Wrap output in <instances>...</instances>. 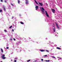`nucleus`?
I'll return each instance as SVG.
<instances>
[{
  "instance_id": "58",
  "label": "nucleus",
  "mask_w": 62,
  "mask_h": 62,
  "mask_svg": "<svg viewBox=\"0 0 62 62\" xmlns=\"http://www.w3.org/2000/svg\"><path fill=\"white\" fill-rule=\"evenodd\" d=\"M13 24V25H14V24Z\"/></svg>"
},
{
  "instance_id": "44",
  "label": "nucleus",
  "mask_w": 62,
  "mask_h": 62,
  "mask_svg": "<svg viewBox=\"0 0 62 62\" xmlns=\"http://www.w3.org/2000/svg\"><path fill=\"white\" fill-rule=\"evenodd\" d=\"M16 25H17V24H16L15 26H16Z\"/></svg>"
},
{
  "instance_id": "6",
  "label": "nucleus",
  "mask_w": 62,
  "mask_h": 62,
  "mask_svg": "<svg viewBox=\"0 0 62 62\" xmlns=\"http://www.w3.org/2000/svg\"><path fill=\"white\" fill-rule=\"evenodd\" d=\"M51 10H52V11L53 12V13H54V12H55V10L54 9H51Z\"/></svg>"
},
{
  "instance_id": "31",
  "label": "nucleus",
  "mask_w": 62,
  "mask_h": 62,
  "mask_svg": "<svg viewBox=\"0 0 62 62\" xmlns=\"http://www.w3.org/2000/svg\"><path fill=\"white\" fill-rule=\"evenodd\" d=\"M0 1L1 2H3V0H0Z\"/></svg>"
},
{
  "instance_id": "47",
  "label": "nucleus",
  "mask_w": 62,
  "mask_h": 62,
  "mask_svg": "<svg viewBox=\"0 0 62 62\" xmlns=\"http://www.w3.org/2000/svg\"><path fill=\"white\" fill-rule=\"evenodd\" d=\"M37 61V60H35V61H34V62H36Z\"/></svg>"
},
{
  "instance_id": "46",
  "label": "nucleus",
  "mask_w": 62,
  "mask_h": 62,
  "mask_svg": "<svg viewBox=\"0 0 62 62\" xmlns=\"http://www.w3.org/2000/svg\"><path fill=\"white\" fill-rule=\"evenodd\" d=\"M25 41V42H27V40H26V41Z\"/></svg>"
},
{
  "instance_id": "59",
  "label": "nucleus",
  "mask_w": 62,
  "mask_h": 62,
  "mask_svg": "<svg viewBox=\"0 0 62 62\" xmlns=\"http://www.w3.org/2000/svg\"><path fill=\"white\" fill-rule=\"evenodd\" d=\"M29 51H30V50H29Z\"/></svg>"
},
{
  "instance_id": "62",
  "label": "nucleus",
  "mask_w": 62,
  "mask_h": 62,
  "mask_svg": "<svg viewBox=\"0 0 62 62\" xmlns=\"http://www.w3.org/2000/svg\"><path fill=\"white\" fill-rule=\"evenodd\" d=\"M49 42H50V41H49Z\"/></svg>"
},
{
  "instance_id": "51",
  "label": "nucleus",
  "mask_w": 62,
  "mask_h": 62,
  "mask_svg": "<svg viewBox=\"0 0 62 62\" xmlns=\"http://www.w3.org/2000/svg\"><path fill=\"white\" fill-rule=\"evenodd\" d=\"M3 39H6L5 38H3Z\"/></svg>"
},
{
  "instance_id": "18",
  "label": "nucleus",
  "mask_w": 62,
  "mask_h": 62,
  "mask_svg": "<svg viewBox=\"0 0 62 62\" xmlns=\"http://www.w3.org/2000/svg\"><path fill=\"white\" fill-rule=\"evenodd\" d=\"M13 39V38L12 37L10 38V40H11V41H12V40L13 39Z\"/></svg>"
},
{
  "instance_id": "26",
  "label": "nucleus",
  "mask_w": 62,
  "mask_h": 62,
  "mask_svg": "<svg viewBox=\"0 0 62 62\" xmlns=\"http://www.w3.org/2000/svg\"><path fill=\"white\" fill-rule=\"evenodd\" d=\"M2 10H0V12L1 13L2 12Z\"/></svg>"
},
{
  "instance_id": "1",
  "label": "nucleus",
  "mask_w": 62,
  "mask_h": 62,
  "mask_svg": "<svg viewBox=\"0 0 62 62\" xmlns=\"http://www.w3.org/2000/svg\"><path fill=\"white\" fill-rule=\"evenodd\" d=\"M50 31L52 33L53 32H55V25L54 24H53V27L50 28Z\"/></svg>"
},
{
  "instance_id": "12",
  "label": "nucleus",
  "mask_w": 62,
  "mask_h": 62,
  "mask_svg": "<svg viewBox=\"0 0 62 62\" xmlns=\"http://www.w3.org/2000/svg\"><path fill=\"white\" fill-rule=\"evenodd\" d=\"M16 51L17 52H21V51H22V50H17V49H16Z\"/></svg>"
},
{
  "instance_id": "35",
  "label": "nucleus",
  "mask_w": 62,
  "mask_h": 62,
  "mask_svg": "<svg viewBox=\"0 0 62 62\" xmlns=\"http://www.w3.org/2000/svg\"><path fill=\"white\" fill-rule=\"evenodd\" d=\"M52 50H53V49H51V51H52Z\"/></svg>"
},
{
  "instance_id": "60",
  "label": "nucleus",
  "mask_w": 62,
  "mask_h": 62,
  "mask_svg": "<svg viewBox=\"0 0 62 62\" xmlns=\"http://www.w3.org/2000/svg\"><path fill=\"white\" fill-rule=\"evenodd\" d=\"M57 58H59V57H57Z\"/></svg>"
},
{
  "instance_id": "7",
  "label": "nucleus",
  "mask_w": 62,
  "mask_h": 62,
  "mask_svg": "<svg viewBox=\"0 0 62 62\" xmlns=\"http://www.w3.org/2000/svg\"><path fill=\"white\" fill-rule=\"evenodd\" d=\"M35 8H36V10H38V8H39V7L38 6H36Z\"/></svg>"
},
{
  "instance_id": "42",
  "label": "nucleus",
  "mask_w": 62,
  "mask_h": 62,
  "mask_svg": "<svg viewBox=\"0 0 62 62\" xmlns=\"http://www.w3.org/2000/svg\"><path fill=\"white\" fill-rule=\"evenodd\" d=\"M12 31L13 32V31H14V30H13V29H12Z\"/></svg>"
},
{
  "instance_id": "22",
  "label": "nucleus",
  "mask_w": 62,
  "mask_h": 62,
  "mask_svg": "<svg viewBox=\"0 0 62 62\" xmlns=\"http://www.w3.org/2000/svg\"><path fill=\"white\" fill-rule=\"evenodd\" d=\"M6 46H8V43L7 44Z\"/></svg>"
},
{
  "instance_id": "23",
  "label": "nucleus",
  "mask_w": 62,
  "mask_h": 62,
  "mask_svg": "<svg viewBox=\"0 0 62 62\" xmlns=\"http://www.w3.org/2000/svg\"><path fill=\"white\" fill-rule=\"evenodd\" d=\"M12 26H11L9 28V29H10V28H11V27H12Z\"/></svg>"
},
{
  "instance_id": "24",
  "label": "nucleus",
  "mask_w": 62,
  "mask_h": 62,
  "mask_svg": "<svg viewBox=\"0 0 62 62\" xmlns=\"http://www.w3.org/2000/svg\"><path fill=\"white\" fill-rule=\"evenodd\" d=\"M52 58H55V57L54 56H52Z\"/></svg>"
},
{
  "instance_id": "38",
  "label": "nucleus",
  "mask_w": 62,
  "mask_h": 62,
  "mask_svg": "<svg viewBox=\"0 0 62 62\" xmlns=\"http://www.w3.org/2000/svg\"><path fill=\"white\" fill-rule=\"evenodd\" d=\"M52 43H53V44H54V43H51L50 44H49V45H50V44H52Z\"/></svg>"
},
{
  "instance_id": "61",
  "label": "nucleus",
  "mask_w": 62,
  "mask_h": 62,
  "mask_svg": "<svg viewBox=\"0 0 62 62\" xmlns=\"http://www.w3.org/2000/svg\"><path fill=\"white\" fill-rule=\"evenodd\" d=\"M46 5H48L47 4V3H46Z\"/></svg>"
},
{
  "instance_id": "11",
  "label": "nucleus",
  "mask_w": 62,
  "mask_h": 62,
  "mask_svg": "<svg viewBox=\"0 0 62 62\" xmlns=\"http://www.w3.org/2000/svg\"><path fill=\"white\" fill-rule=\"evenodd\" d=\"M40 5V6H42V3H40V2L38 3Z\"/></svg>"
},
{
  "instance_id": "63",
  "label": "nucleus",
  "mask_w": 62,
  "mask_h": 62,
  "mask_svg": "<svg viewBox=\"0 0 62 62\" xmlns=\"http://www.w3.org/2000/svg\"><path fill=\"white\" fill-rule=\"evenodd\" d=\"M58 60H59V59H58Z\"/></svg>"
},
{
  "instance_id": "2",
  "label": "nucleus",
  "mask_w": 62,
  "mask_h": 62,
  "mask_svg": "<svg viewBox=\"0 0 62 62\" xmlns=\"http://www.w3.org/2000/svg\"><path fill=\"white\" fill-rule=\"evenodd\" d=\"M41 8L43 10H42L41 11H42V13L43 14H45V13L44 12V8H43V7H42Z\"/></svg>"
},
{
  "instance_id": "4",
  "label": "nucleus",
  "mask_w": 62,
  "mask_h": 62,
  "mask_svg": "<svg viewBox=\"0 0 62 62\" xmlns=\"http://www.w3.org/2000/svg\"><path fill=\"white\" fill-rule=\"evenodd\" d=\"M55 24H56V27L58 28V29H59V27L58 26V24H57L56 22L55 23Z\"/></svg>"
},
{
  "instance_id": "53",
  "label": "nucleus",
  "mask_w": 62,
  "mask_h": 62,
  "mask_svg": "<svg viewBox=\"0 0 62 62\" xmlns=\"http://www.w3.org/2000/svg\"><path fill=\"white\" fill-rule=\"evenodd\" d=\"M61 22H62V20H61Z\"/></svg>"
},
{
  "instance_id": "37",
  "label": "nucleus",
  "mask_w": 62,
  "mask_h": 62,
  "mask_svg": "<svg viewBox=\"0 0 62 62\" xmlns=\"http://www.w3.org/2000/svg\"><path fill=\"white\" fill-rule=\"evenodd\" d=\"M4 31H5V32H7V31L6 30H4Z\"/></svg>"
},
{
  "instance_id": "3",
  "label": "nucleus",
  "mask_w": 62,
  "mask_h": 62,
  "mask_svg": "<svg viewBox=\"0 0 62 62\" xmlns=\"http://www.w3.org/2000/svg\"><path fill=\"white\" fill-rule=\"evenodd\" d=\"M45 13H46V16L48 17H49V15H48V13L47 12V11H45Z\"/></svg>"
},
{
  "instance_id": "33",
  "label": "nucleus",
  "mask_w": 62,
  "mask_h": 62,
  "mask_svg": "<svg viewBox=\"0 0 62 62\" xmlns=\"http://www.w3.org/2000/svg\"><path fill=\"white\" fill-rule=\"evenodd\" d=\"M54 46H55V47H56V46H57V45H54Z\"/></svg>"
},
{
  "instance_id": "41",
  "label": "nucleus",
  "mask_w": 62,
  "mask_h": 62,
  "mask_svg": "<svg viewBox=\"0 0 62 62\" xmlns=\"http://www.w3.org/2000/svg\"><path fill=\"white\" fill-rule=\"evenodd\" d=\"M14 62H16V60H14Z\"/></svg>"
},
{
  "instance_id": "48",
  "label": "nucleus",
  "mask_w": 62,
  "mask_h": 62,
  "mask_svg": "<svg viewBox=\"0 0 62 62\" xmlns=\"http://www.w3.org/2000/svg\"><path fill=\"white\" fill-rule=\"evenodd\" d=\"M55 9H56V10H57V8H56Z\"/></svg>"
},
{
  "instance_id": "50",
  "label": "nucleus",
  "mask_w": 62,
  "mask_h": 62,
  "mask_svg": "<svg viewBox=\"0 0 62 62\" xmlns=\"http://www.w3.org/2000/svg\"><path fill=\"white\" fill-rule=\"evenodd\" d=\"M3 18H1V20H3Z\"/></svg>"
},
{
  "instance_id": "34",
  "label": "nucleus",
  "mask_w": 62,
  "mask_h": 62,
  "mask_svg": "<svg viewBox=\"0 0 62 62\" xmlns=\"http://www.w3.org/2000/svg\"><path fill=\"white\" fill-rule=\"evenodd\" d=\"M59 58L60 59H62V58H61L60 57Z\"/></svg>"
},
{
  "instance_id": "54",
  "label": "nucleus",
  "mask_w": 62,
  "mask_h": 62,
  "mask_svg": "<svg viewBox=\"0 0 62 62\" xmlns=\"http://www.w3.org/2000/svg\"><path fill=\"white\" fill-rule=\"evenodd\" d=\"M55 36H57V35H55Z\"/></svg>"
},
{
  "instance_id": "27",
  "label": "nucleus",
  "mask_w": 62,
  "mask_h": 62,
  "mask_svg": "<svg viewBox=\"0 0 62 62\" xmlns=\"http://www.w3.org/2000/svg\"><path fill=\"white\" fill-rule=\"evenodd\" d=\"M31 61V60H28V61H27V62H29V61Z\"/></svg>"
},
{
  "instance_id": "25",
  "label": "nucleus",
  "mask_w": 62,
  "mask_h": 62,
  "mask_svg": "<svg viewBox=\"0 0 62 62\" xmlns=\"http://www.w3.org/2000/svg\"><path fill=\"white\" fill-rule=\"evenodd\" d=\"M4 2L5 3H7V0H6L4 1Z\"/></svg>"
},
{
  "instance_id": "19",
  "label": "nucleus",
  "mask_w": 62,
  "mask_h": 62,
  "mask_svg": "<svg viewBox=\"0 0 62 62\" xmlns=\"http://www.w3.org/2000/svg\"><path fill=\"white\" fill-rule=\"evenodd\" d=\"M0 50L1 51V52L3 53V50L2 48H1Z\"/></svg>"
},
{
  "instance_id": "57",
  "label": "nucleus",
  "mask_w": 62,
  "mask_h": 62,
  "mask_svg": "<svg viewBox=\"0 0 62 62\" xmlns=\"http://www.w3.org/2000/svg\"><path fill=\"white\" fill-rule=\"evenodd\" d=\"M11 61H12V60H11Z\"/></svg>"
},
{
  "instance_id": "15",
  "label": "nucleus",
  "mask_w": 62,
  "mask_h": 62,
  "mask_svg": "<svg viewBox=\"0 0 62 62\" xmlns=\"http://www.w3.org/2000/svg\"><path fill=\"white\" fill-rule=\"evenodd\" d=\"M35 3H36V4H37V5H38V2L36 0H34Z\"/></svg>"
},
{
  "instance_id": "45",
  "label": "nucleus",
  "mask_w": 62,
  "mask_h": 62,
  "mask_svg": "<svg viewBox=\"0 0 62 62\" xmlns=\"http://www.w3.org/2000/svg\"><path fill=\"white\" fill-rule=\"evenodd\" d=\"M11 5H12V6H13V4H11Z\"/></svg>"
},
{
  "instance_id": "16",
  "label": "nucleus",
  "mask_w": 62,
  "mask_h": 62,
  "mask_svg": "<svg viewBox=\"0 0 62 62\" xmlns=\"http://www.w3.org/2000/svg\"><path fill=\"white\" fill-rule=\"evenodd\" d=\"M20 23L22 24H24V23L22 21L20 22Z\"/></svg>"
},
{
  "instance_id": "32",
  "label": "nucleus",
  "mask_w": 62,
  "mask_h": 62,
  "mask_svg": "<svg viewBox=\"0 0 62 62\" xmlns=\"http://www.w3.org/2000/svg\"><path fill=\"white\" fill-rule=\"evenodd\" d=\"M6 48L8 49H9V47H7Z\"/></svg>"
},
{
  "instance_id": "30",
  "label": "nucleus",
  "mask_w": 62,
  "mask_h": 62,
  "mask_svg": "<svg viewBox=\"0 0 62 62\" xmlns=\"http://www.w3.org/2000/svg\"><path fill=\"white\" fill-rule=\"evenodd\" d=\"M47 56V55H46L44 56L46 57Z\"/></svg>"
},
{
  "instance_id": "29",
  "label": "nucleus",
  "mask_w": 62,
  "mask_h": 62,
  "mask_svg": "<svg viewBox=\"0 0 62 62\" xmlns=\"http://www.w3.org/2000/svg\"><path fill=\"white\" fill-rule=\"evenodd\" d=\"M18 42H19V44H21V41H18Z\"/></svg>"
},
{
  "instance_id": "64",
  "label": "nucleus",
  "mask_w": 62,
  "mask_h": 62,
  "mask_svg": "<svg viewBox=\"0 0 62 62\" xmlns=\"http://www.w3.org/2000/svg\"><path fill=\"white\" fill-rule=\"evenodd\" d=\"M3 62L1 61V62Z\"/></svg>"
},
{
  "instance_id": "9",
  "label": "nucleus",
  "mask_w": 62,
  "mask_h": 62,
  "mask_svg": "<svg viewBox=\"0 0 62 62\" xmlns=\"http://www.w3.org/2000/svg\"><path fill=\"white\" fill-rule=\"evenodd\" d=\"M1 57L2 58V59H5L6 58V57H5L1 56Z\"/></svg>"
},
{
  "instance_id": "10",
  "label": "nucleus",
  "mask_w": 62,
  "mask_h": 62,
  "mask_svg": "<svg viewBox=\"0 0 62 62\" xmlns=\"http://www.w3.org/2000/svg\"><path fill=\"white\" fill-rule=\"evenodd\" d=\"M40 51V52H45V51L44 50H39Z\"/></svg>"
},
{
  "instance_id": "28",
  "label": "nucleus",
  "mask_w": 62,
  "mask_h": 62,
  "mask_svg": "<svg viewBox=\"0 0 62 62\" xmlns=\"http://www.w3.org/2000/svg\"><path fill=\"white\" fill-rule=\"evenodd\" d=\"M2 56H5V55L4 54H3V55H2Z\"/></svg>"
},
{
  "instance_id": "52",
  "label": "nucleus",
  "mask_w": 62,
  "mask_h": 62,
  "mask_svg": "<svg viewBox=\"0 0 62 62\" xmlns=\"http://www.w3.org/2000/svg\"><path fill=\"white\" fill-rule=\"evenodd\" d=\"M46 40H47V38H46Z\"/></svg>"
},
{
  "instance_id": "43",
  "label": "nucleus",
  "mask_w": 62,
  "mask_h": 62,
  "mask_svg": "<svg viewBox=\"0 0 62 62\" xmlns=\"http://www.w3.org/2000/svg\"><path fill=\"white\" fill-rule=\"evenodd\" d=\"M14 40L15 41V40H16L15 39V38L14 39Z\"/></svg>"
},
{
  "instance_id": "20",
  "label": "nucleus",
  "mask_w": 62,
  "mask_h": 62,
  "mask_svg": "<svg viewBox=\"0 0 62 62\" xmlns=\"http://www.w3.org/2000/svg\"><path fill=\"white\" fill-rule=\"evenodd\" d=\"M49 51L48 50H46V52H48V53H49Z\"/></svg>"
},
{
  "instance_id": "21",
  "label": "nucleus",
  "mask_w": 62,
  "mask_h": 62,
  "mask_svg": "<svg viewBox=\"0 0 62 62\" xmlns=\"http://www.w3.org/2000/svg\"><path fill=\"white\" fill-rule=\"evenodd\" d=\"M20 0H18V4H19L20 3Z\"/></svg>"
},
{
  "instance_id": "55",
  "label": "nucleus",
  "mask_w": 62,
  "mask_h": 62,
  "mask_svg": "<svg viewBox=\"0 0 62 62\" xmlns=\"http://www.w3.org/2000/svg\"><path fill=\"white\" fill-rule=\"evenodd\" d=\"M19 16H21V15H19Z\"/></svg>"
},
{
  "instance_id": "49",
  "label": "nucleus",
  "mask_w": 62,
  "mask_h": 62,
  "mask_svg": "<svg viewBox=\"0 0 62 62\" xmlns=\"http://www.w3.org/2000/svg\"><path fill=\"white\" fill-rule=\"evenodd\" d=\"M51 47H54V46H53L51 45Z\"/></svg>"
},
{
  "instance_id": "5",
  "label": "nucleus",
  "mask_w": 62,
  "mask_h": 62,
  "mask_svg": "<svg viewBox=\"0 0 62 62\" xmlns=\"http://www.w3.org/2000/svg\"><path fill=\"white\" fill-rule=\"evenodd\" d=\"M25 4H28V0H25Z\"/></svg>"
},
{
  "instance_id": "13",
  "label": "nucleus",
  "mask_w": 62,
  "mask_h": 62,
  "mask_svg": "<svg viewBox=\"0 0 62 62\" xmlns=\"http://www.w3.org/2000/svg\"><path fill=\"white\" fill-rule=\"evenodd\" d=\"M3 9L4 11H6V9L5 8V7L4 6H3Z\"/></svg>"
},
{
  "instance_id": "14",
  "label": "nucleus",
  "mask_w": 62,
  "mask_h": 62,
  "mask_svg": "<svg viewBox=\"0 0 62 62\" xmlns=\"http://www.w3.org/2000/svg\"><path fill=\"white\" fill-rule=\"evenodd\" d=\"M56 48L57 49H58V50H61V48L59 47H57Z\"/></svg>"
},
{
  "instance_id": "8",
  "label": "nucleus",
  "mask_w": 62,
  "mask_h": 62,
  "mask_svg": "<svg viewBox=\"0 0 62 62\" xmlns=\"http://www.w3.org/2000/svg\"><path fill=\"white\" fill-rule=\"evenodd\" d=\"M16 45L18 46L19 45V42H17L16 44Z\"/></svg>"
},
{
  "instance_id": "39",
  "label": "nucleus",
  "mask_w": 62,
  "mask_h": 62,
  "mask_svg": "<svg viewBox=\"0 0 62 62\" xmlns=\"http://www.w3.org/2000/svg\"><path fill=\"white\" fill-rule=\"evenodd\" d=\"M41 61H43V59H41Z\"/></svg>"
},
{
  "instance_id": "36",
  "label": "nucleus",
  "mask_w": 62,
  "mask_h": 62,
  "mask_svg": "<svg viewBox=\"0 0 62 62\" xmlns=\"http://www.w3.org/2000/svg\"><path fill=\"white\" fill-rule=\"evenodd\" d=\"M15 59H18V58H15Z\"/></svg>"
},
{
  "instance_id": "17",
  "label": "nucleus",
  "mask_w": 62,
  "mask_h": 62,
  "mask_svg": "<svg viewBox=\"0 0 62 62\" xmlns=\"http://www.w3.org/2000/svg\"><path fill=\"white\" fill-rule=\"evenodd\" d=\"M49 61H50L49 60H48V61L47 60H45L44 61H46V62H49Z\"/></svg>"
},
{
  "instance_id": "40",
  "label": "nucleus",
  "mask_w": 62,
  "mask_h": 62,
  "mask_svg": "<svg viewBox=\"0 0 62 62\" xmlns=\"http://www.w3.org/2000/svg\"><path fill=\"white\" fill-rule=\"evenodd\" d=\"M14 18V17H13V16H12V19H13Z\"/></svg>"
},
{
  "instance_id": "56",
  "label": "nucleus",
  "mask_w": 62,
  "mask_h": 62,
  "mask_svg": "<svg viewBox=\"0 0 62 62\" xmlns=\"http://www.w3.org/2000/svg\"><path fill=\"white\" fill-rule=\"evenodd\" d=\"M3 37H5V36H3Z\"/></svg>"
}]
</instances>
